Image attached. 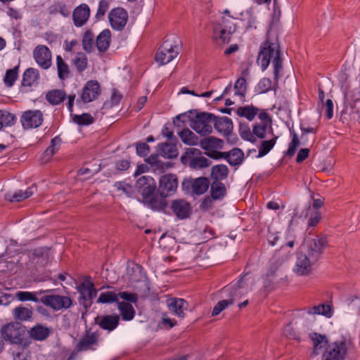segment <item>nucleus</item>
I'll return each mask as SVG.
<instances>
[{
	"mask_svg": "<svg viewBox=\"0 0 360 360\" xmlns=\"http://www.w3.org/2000/svg\"><path fill=\"white\" fill-rule=\"evenodd\" d=\"M41 303L55 311L68 309L72 305L70 297L59 295H45L40 299Z\"/></svg>",
	"mask_w": 360,
	"mask_h": 360,
	"instance_id": "f8f14e48",
	"label": "nucleus"
},
{
	"mask_svg": "<svg viewBox=\"0 0 360 360\" xmlns=\"http://www.w3.org/2000/svg\"><path fill=\"white\" fill-rule=\"evenodd\" d=\"M160 154L167 158H176L178 155L176 145L172 143H164L158 146Z\"/></svg>",
	"mask_w": 360,
	"mask_h": 360,
	"instance_id": "37998d69",
	"label": "nucleus"
},
{
	"mask_svg": "<svg viewBox=\"0 0 360 360\" xmlns=\"http://www.w3.org/2000/svg\"><path fill=\"white\" fill-rule=\"evenodd\" d=\"M210 193L214 200L223 198L226 193L224 184L219 181H213L210 187Z\"/></svg>",
	"mask_w": 360,
	"mask_h": 360,
	"instance_id": "a19ab883",
	"label": "nucleus"
},
{
	"mask_svg": "<svg viewBox=\"0 0 360 360\" xmlns=\"http://www.w3.org/2000/svg\"><path fill=\"white\" fill-rule=\"evenodd\" d=\"M94 44H96V41L93 32L90 30L86 31L82 39L83 49L87 52H91L94 50Z\"/></svg>",
	"mask_w": 360,
	"mask_h": 360,
	"instance_id": "8fccbe9b",
	"label": "nucleus"
},
{
	"mask_svg": "<svg viewBox=\"0 0 360 360\" xmlns=\"http://www.w3.org/2000/svg\"><path fill=\"white\" fill-rule=\"evenodd\" d=\"M171 209L178 219H184L189 217L191 207L185 200L177 199L172 202Z\"/></svg>",
	"mask_w": 360,
	"mask_h": 360,
	"instance_id": "aec40b11",
	"label": "nucleus"
},
{
	"mask_svg": "<svg viewBox=\"0 0 360 360\" xmlns=\"http://www.w3.org/2000/svg\"><path fill=\"white\" fill-rule=\"evenodd\" d=\"M43 122V115L40 110H28L21 117V122L25 129H32L39 127Z\"/></svg>",
	"mask_w": 360,
	"mask_h": 360,
	"instance_id": "dca6fc26",
	"label": "nucleus"
},
{
	"mask_svg": "<svg viewBox=\"0 0 360 360\" xmlns=\"http://www.w3.org/2000/svg\"><path fill=\"white\" fill-rule=\"evenodd\" d=\"M178 54V46L166 40L158 50L155 59L157 63L162 65L171 62Z\"/></svg>",
	"mask_w": 360,
	"mask_h": 360,
	"instance_id": "1a4fd4ad",
	"label": "nucleus"
},
{
	"mask_svg": "<svg viewBox=\"0 0 360 360\" xmlns=\"http://www.w3.org/2000/svg\"><path fill=\"white\" fill-rule=\"evenodd\" d=\"M117 304L120 316L123 320L131 321L134 319L136 311L133 305L120 302Z\"/></svg>",
	"mask_w": 360,
	"mask_h": 360,
	"instance_id": "79ce46f5",
	"label": "nucleus"
},
{
	"mask_svg": "<svg viewBox=\"0 0 360 360\" xmlns=\"http://www.w3.org/2000/svg\"><path fill=\"white\" fill-rule=\"evenodd\" d=\"M148 206L155 211H164L167 207V202L165 198H159L158 196L152 195L147 200H144Z\"/></svg>",
	"mask_w": 360,
	"mask_h": 360,
	"instance_id": "c9c22d12",
	"label": "nucleus"
},
{
	"mask_svg": "<svg viewBox=\"0 0 360 360\" xmlns=\"http://www.w3.org/2000/svg\"><path fill=\"white\" fill-rule=\"evenodd\" d=\"M73 121L79 125H88L94 122V119L89 114L84 113L81 115H75Z\"/></svg>",
	"mask_w": 360,
	"mask_h": 360,
	"instance_id": "0e129e2a",
	"label": "nucleus"
},
{
	"mask_svg": "<svg viewBox=\"0 0 360 360\" xmlns=\"http://www.w3.org/2000/svg\"><path fill=\"white\" fill-rule=\"evenodd\" d=\"M36 191L37 186L35 184H33L25 191L19 190L14 193H8L6 194L5 198L10 202H20L32 196Z\"/></svg>",
	"mask_w": 360,
	"mask_h": 360,
	"instance_id": "bb28decb",
	"label": "nucleus"
},
{
	"mask_svg": "<svg viewBox=\"0 0 360 360\" xmlns=\"http://www.w3.org/2000/svg\"><path fill=\"white\" fill-rule=\"evenodd\" d=\"M65 96V93L63 91L56 89L49 91L46 94V98L52 105H57L64 100Z\"/></svg>",
	"mask_w": 360,
	"mask_h": 360,
	"instance_id": "09e8293b",
	"label": "nucleus"
},
{
	"mask_svg": "<svg viewBox=\"0 0 360 360\" xmlns=\"http://www.w3.org/2000/svg\"><path fill=\"white\" fill-rule=\"evenodd\" d=\"M141 266L134 263H128L126 269V277L129 282H137L140 279Z\"/></svg>",
	"mask_w": 360,
	"mask_h": 360,
	"instance_id": "ea45409f",
	"label": "nucleus"
},
{
	"mask_svg": "<svg viewBox=\"0 0 360 360\" xmlns=\"http://www.w3.org/2000/svg\"><path fill=\"white\" fill-rule=\"evenodd\" d=\"M271 80L269 78H262L256 86V91L259 94H264L271 89Z\"/></svg>",
	"mask_w": 360,
	"mask_h": 360,
	"instance_id": "052dcab7",
	"label": "nucleus"
},
{
	"mask_svg": "<svg viewBox=\"0 0 360 360\" xmlns=\"http://www.w3.org/2000/svg\"><path fill=\"white\" fill-rule=\"evenodd\" d=\"M168 309L174 315L179 318H184L185 316L184 311L188 308V302L182 299L177 297H171L166 301Z\"/></svg>",
	"mask_w": 360,
	"mask_h": 360,
	"instance_id": "a211bd4d",
	"label": "nucleus"
},
{
	"mask_svg": "<svg viewBox=\"0 0 360 360\" xmlns=\"http://www.w3.org/2000/svg\"><path fill=\"white\" fill-rule=\"evenodd\" d=\"M38 77L39 72L37 70L34 68H28L25 71L23 74L22 84L23 86H30L37 80Z\"/></svg>",
	"mask_w": 360,
	"mask_h": 360,
	"instance_id": "49530a36",
	"label": "nucleus"
},
{
	"mask_svg": "<svg viewBox=\"0 0 360 360\" xmlns=\"http://www.w3.org/2000/svg\"><path fill=\"white\" fill-rule=\"evenodd\" d=\"M309 339L312 342L313 345V351L312 354L314 356L319 355L323 348H326L328 343V338L326 335H321L317 333H309Z\"/></svg>",
	"mask_w": 360,
	"mask_h": 360,
	"instance_id": "b1692460",
	"label": "nucleus"
},
{
	"mask_svg": "<svg viewBox=\"0 0 360 360\" xmlns=\"http://www.w3.org/2000/svg\"><path fill=\"white\" fill-rule=\"evenodd\" d=\"M182 189L192 195L204 194L210 186V181L206 177L185 179L181 184Z\"/></svg>",
	"mask_w": 360,
	"mask_h": 360,
	"instance_id": "0eeeda50",
	"label": "nucleus"
},
{
	"mask_svg": "<svg viewBox=\"0 0 360 360\" xmlns=\"http://www.w3.org/2000/svg\"><path fill=\"white\" fill-rule=\"evenodd\" d=\"M271 60L274 66V78L277 82L279 71L282 68L280 46L276 41H271L267 38L260 46L257 63L261 66L262 70L264 71L269 65Z\"/></svg>",
	"mask_w": 360,
	"mask_h": 360,
	"instance_id": "f257e3e1",
	"label": "nucleus"
},
{
	"mask_svg": "<svg viewBox=\"0 0 360 360\" xmlns=\"http://www.w3.org/2000/svg\"><path fill=\"white\" fill-rule=\"evenodd\" d=\"M210 165V160L203 156L195 157L190 162V166L194 169L207 167Z\"/></svg>",
	"mask_w": 360,
	"mask_h": 360,
	"instance_id": "13d9d810",
	"label": "nucleus"
},
{
	"mask_svg": "<svg viewBox=\"0 0 360 360\" xmlns=\"http://www.w3.org/2000/svg\"><path fill=\"white\" fill-rule=\"evenodd\" d=\"M73 63L79 72L84 70L87 65V58L84 53H77L72 59Z\"/></svg>",
	"mask_w": 360,
	"mask_h": 360,
	"instance_id": "4d7b16f0",
	"label": "nucleus"
},
{
	"mask_svg": "<svg viewBox=\"0 0 360 360\" xmlns=\"http://www.w3.org/2000/svg\"><path fill=\"white\" fill-rule=\"evenodd\" d=\"M17 68L8 70L6 71L4 82L8 86H12L17 78Z\"/></svg>",
	"mask_w": 360,
	"mask_h": 360,
	"instance_id": "338daca9",
	"label": "nucleus"
},
{
	"mask_svg": "<svg viewBox=\"0 0 360 360\" xmlns=\"http://www.w3.org/2000/svg\"><path fill=\"white\" fill-rule=\"evenodd\" d=\"M95 323L102 329L111 331L112 330V316H98L95 319Z\"/></svg>",
	"mask_w": 360,
	"mask_h": 360,
	"instance_id": "3c124183",
	"label": "nucleus"
},
{
	"mask_svg": "<svg viewBox=\"0 0 360 360\" xmlns=\"http://www.w3.org/2000/svg\"><path fill=\"white\" fill-rule=\"evenodd\" d=\"M139 301V295L135 292L128 291H120L117 293L114 292V302H123L133 305L136 304Z\"/></svg>",
	"mask_w": 360,
	"mask_h": 360,
	"instance_id": "7c9ffc66",
	"label": "nucleus"
},
{
	"mask_svg": "<svg viewBox=\"0 0 360 360\" xmlns=\"http://www.w3.org/2000/svg\"><path fill=\"white\" fill-rule=\"evenodd\" d=\"M111 33L109 30H104L96 37V45L101 52L105 51L110 44Z\"/></svg>",
	"mask_w": 360,
	"mask_h": 360,
	"instance_id": "2f4dec72",
	"label": "nucleus"
},
{
	"mask_svg": "<svg viewBox=\"0 0 360 360\" xmlns=\"http://www.w3.org/2000/svg\"><path fill=\"white\" fill-rule=\"evenodd\" d=\"M215 115L210 112L197 113L193 119L191 127L201 136H207L212 132V125Z\"/></svg>",
	"mask_w": 360,
	"mask_h": 360,
	"instance_id": "39448f33",
	"label": "nucleus"
},
{
	"mask_svg": "<svg viewBox=\"0 0 360 360\" xmlns=\"http://www.w3.org/2000/svg\"><path fill=\"white\" fill-rule=\"evenodd\" d=\"M60 143L61 139L59 136H56L51 140V146L44 152V162H48L51 157H52L56 152L58 150Z\"/></svg>",
	"mask_w": 360,
	"mask_h": 360,
	"instance_id": "de8ad7c7",
	"label": "nucleus"
},
{
	"mask_svg": "<svg viewBox=\"0 0 360 360\" xmlns=\"http://www.w3.org/2000/svg\"><path fill=\"white\" fill-rule=\"evenodd\" d=\"M300 142L298 136L295 132L292 133V139L288 146V149L285 152V155L292 157L295 155L297 147L300 146Z\"/></svg>",
	"mask_w": 360,
	"mask_h": 360,
	"instance_id": "680f3d73",
	"label": "nucleus"
},
{
	"mask_svg": "<svg viewBox=\"0 0 360 360\" xmlns=\"http://www.w3.org/2000/svg\"><path fill=\"white\" fill-rule=\"evenodd\" d=\"M114 187H115L116 191L118 193V195H121L122 193H124L127 196H131V194L133 193L132 186L125 182H116L114 184Z\"/></svg>",
	"mask_w": 360,
	"mask_h": 360,
	"instance_id": "bf43d9fd",
	"label": "nucleus"
},
{
	"mask_svg": "<svg viewBox=\"0 0 360 360\" xmlns=\"http://www.w3.org/2000/svg\"><path fill=\"white\" fill-rule=\"evenodd\" d=\"M51 291L52 290H39L37 292L19 291L16 292L15 297L21 302L32 301L38 302L39 299L37 297V295H41L43 293H48Z\"/></svg>",
	"mask_w": 360,
	"mask_h": 360,
	"instance_id": "72a5a7b5",
	"label": "nucleus"
},
{
	"mask_svg": "<svg viewBox=\"0 0 360 360\" xmlns=\"http://www.w3.org/2000/svg\"><path fill=\"white\" fill-rule=\"evenodd\" d=\"M239 134L243 139L248 141L252 143H255L257 141L256 137L253 136L252 131H251L249 126L246 124H240Z\"/></svg>",
	"mask_w": 360,
	"mask_h": 360,
	"instance_id": "5fc2aeb1",
	"label": "nucleus"
},
{
	"mask_svg": "<svg viewBox=\"0 0 360 360\" xmlns=\"http://www.w3.org/2000/svg\"><path fill=\"white\" fill-rule=\"evenodd\" d=\"M288 257L281 255V252L276 253L271 260V266L268 271L267 275L274 276L276 271L287 261Z\"/></svg>",
	"mask_w": 360,
	"mask_h": 360,
	"instance_id": "58836bf2",
	"label": "nucleus"
},
{
	"mask_svg": "<svg viewBox=\"0 0 360 360\" xmlns=\"http://www.w3.org/2000/svg\"><path fill=\"white\" fill-rule=\"evenodd\" d=\"M136 188L138 192L142 195L143 200H147L150 195L158 191L156 182L150 176H143L136 182Z\"/></svg>",
	"mask_w": 360,
	"mask_h": 360,
	"instance_id": "4468645a",
	"label": "nucleus"
},
{
	"mask_svg": "<svg viewBox=\"0 0 360 360\" xmlns=\"http://www.w3.org/2000/svg\"><path fill=\"white\" fill-rule=\"evenodd\" d=\"M15 121V116L5 110H0V130L4 127L12 126Z\"/></svg>",
	"mask_w": 360,
	"mask_h": 360,
	"instance_id": "603ef678",
	"label": "nucleus"
},
{
	"mask_svg": "<svg viewBox=\"0 0 360 360\" xmlns=\"http://www.w3.org/2000/svg\"><path fill=\"white\" fill-rule=\"evenodd\" d=\"M278 136H275L273 139L267 141H263L259 147V153L257 157L261 158L266 155L276 144Z\"/></svg>",
	"mask_w": 360,
	"mask_h": 360,
	"instance_id": "864d4df0",
	"label": "nucleus"
},
{
	"mask_svg": "<svg viewBox=\"0 0 360 360\" xmlns=\"http://www.w3.org/2000/svg\"><path fill=\"white\" fill-rule=\"evenodd\" d=\"M33 56L37 64L42 68L48 69L51 67V53L46 46H36L33 51Z\"/></svg>",
	"mask_w": 360,
	"mask_h": 360,
	"instance_id": "f3484780",
	"label": "nucleus"
},
{
	"mask_svg": "<svg viewBox=\"0 0 360 360\" xmlns=\"http://www.w3.org/2000/svg\"><path fill=\"white\" fill-rule=\"evenodd\" d=\"M235 94L244 96L246 91V80L243 77L237 79L234 85Z\"/></svg>",
	"mask_w": 360,
	"mask_h": 360,
	"instance_id": "69168bd1",
	"label": "nucleus"
},
{
	"mask_svg": "<svg viewBox=\"0 0 360 360\" xmlns=\"http://www.w3.org/2000/svg\"><path fill=\"white\" fill-rule=\"evenodd\" d=\"M18 263L21 267L32 270L37 269V265L41 263V258L36 252H29L21 255L18 260Z\"/></svg>",
	"mask_w": 360,
	"mask_h": 360,
	"instance_id": "412c9836",
	"label": "nucleus"
},
{
	"mask_svg": "<svg viewBox=\"0 0 360 360\" xmlns=\"http://www.w3.org/2000/svg\"><path fill=\"white\" fill-rule=\"evenodd\" d=\"M223 141L214 136L205 138L200 141L201 148L207 150L221 149L223 148Z\"/></svg>",
	"mask_w": 360,
	"mask_h": 360,
	"instance_id": "e433bc0d",
	"label": "nucleus"
},
{
	"mask_svg": "<svg viewBox=\"0 0 360 360\" xmlns=\"http://www.w3.org/2000/svg\"><path fill=\"white\" fill-rule=\"evenodd\" d=\"M323 315L327 318H330L333 316V310L331 306L326 304H320L314 306L311 308L302 309V315Z\"/></svg>",
	"mask_w": 360,
	"mask_h": 360,
	"instance_id": "c85d7f7f",
	"label": "nucleus"
},
{
	"mask_svg": "<svg viewBox=\"0 0 360 360\" xmlns=\"http://www.w3.org/2000/svg\"><path fill=\"white\" fill-rule=\"evenodd\" d=\"M129 15L126 9L122 7L114 8V30L121 31L128 22Z\"/></svg>",
	"mask_w": 360,
	"mask_h": 360,
	"instance_id": "a878e982",
	"label": "nucleus"
},
{
	"mask_svg": "<svg viewBox=\"0 0 360 360\" xmlns=\"http://www.w3.org/2000/svg\"><path fill=\"white\" fill-rule=\"evenodd\" d=\"M50 333V329L48 327L40 324L34 326L30 330V336L33 339L39 341H42L46 339L49 337Z\"/></svg>",
	"mask_w": 360,
	"mask_h": 360,
	"instance_id": "f704fd0d",
	"label": "nucleus"
},
{
	"mask_svg": "<svg viewBox=\"0 0 360 360\" xmlns=\"http://www.w3.org/2000/svg\"><path fill=\"white\" fill-rule=\"evenodd\" d=\"M316 261H312L305 252H297L296 254V261L293 266V271L298 276H307L311 274L313 269V266L316 263Z\"/></svg>",
	"mask_w": 360,
	"mask_h": 360,
	"instance_id": "9b49d317",
	"label": "nucleus"
},
{
	"mask_svg": "<svg viewBox=\"0 0 360 360\" xmlns=\"http://www.w3.org/2000/svg\"><path fill=\"white\" fill-rule=\"evenodd\" d=\"M229 174V169L224 165H218L212 167L211 176L213 181H219L226 179Z\"/></svg>",
	"mask_w": 360,
	"mask_h": 360,
	"instance_id": "a18cd8bd",
	"label": "nucleus"
},
{
	"mask_svg": "<svg viewBox=\"0 0 360 360\" xmlns=\"http://www.w3.org/2000/svg\"><path fill=\"white\" fill-rule=\"evenodd\" d=\"M98 336L95 333H86L77 344L72 353L68 360H73L74 356L78 352L93 349L97 345Z\"/></svg>",
	"mask_w": 360,
	"mask_h": 360,
	"instance_id": "2eb2a0df",
	"label": "nucleus"
},
{
	"mask_svg": "<svg viewBox=\"0 0 360 360\" xmlns=\"http://www.w3.org/2000/svg\"><path fill=\"white\" fill-rule=\"evenodd\" d=\"M182 142L186 145L195 146L198 144V136L189 129H184L179 133Z\"/></svg>",
	"mask_w": 360,
	"mask_h": 360,
	"instance_id": "c03bdc74",
	"label": "nucleus"
},
{
	"mask_svg": "<svg viewBox=\"0 0 360 360\" xmlns=\"http://www.w3.org/2000/svg\"><path fill=\"white\" fill-rule=\"evenodd\" d=\"M99 84L96 81H89L83 88L81 98L84 103L96 99L99 94Z\"/></svg>",
	"mask_w": 360,
	"mask_h": 360,
	"instance_id": "4be33fe9",
	"label": "nucleus"
},
{
	"mask_svg": "<svg viewBox=\"0 0 360 360\" xmlns=\"http://www.w3.org/2000/svg\"><path fill=\"white\" fill-rule=\"evenodd\" d=\"M248 274H245L241 276V278L233 285L226 286L223 289L224 292H229L230 299L223 300L217 303L214 307L212 316H215L219 314L223 310L226 309L229 306L233 303V297H238L241 294L247 292L248 288L247 286V278Z\"/></svg>",
	"mask_w": 360,
	"mask_h": 360,
	"instance_id": "f03ea898",
	"label": "nucleus"
},
{
	"mask_svg": "<svg viewBox=\"0 0 360 360\" xmlns=\"http://www.w3.org/2000/svg\"><path fill=\"white\" fill-rule=\"evenodd\" d=\"M327 246L328 240L325 236L312 234L311 231H309L303 243L305 253L311 257L312 261L316 262L321 259Z\"/></svg>",
	"mask_w": 360,
	"mask_h": 360,
	"instance_id": "20e7f679",
	"label": "nucleus"
},
{
	"mask_svg": "<svg viewBox=\"0 0 360 360\" xmlns=\"http://www.w3.org/2000/svg\"><path fill=\"white\" fill-rule=\"evenodd\" d=\"M214 127L219 133L228 136L233 131V124L231 119L227 117L215 116Z\"/></svg>",
	"mask_w": 360,
	"mask_h": 360,
	"instance_id": "5701e85b",
	"label": "nucleus"
},
{
	"mask_svg": "<svg viewBox=\"0 0 360 360\" xmlns=\"http://www.w3.org/2000/svg\"><path fill=\"white\" fill-rule=\"evenodd\" d=\"M302 215H304L305 217H309L307 222V231H309L310 228L315 227L320 222L321 219V212L319 210H311L310 206H307L305 210V214H304L303 212Z\"/></svg>",
	"mask_w": 360,
	"mask_h": 360,
	"instance_id": "4c0bfd02",
	"label": "nucleus"
},
{
	"mask_svg": "<svg viewBox=\"0 0 360 360\" xmlns=\"http://www.w3.org/2000/svg\"><path fill=\"white\" fill-rule=\"evenodd\" d=\"M178 185V178L175 174H167L162 175L159 179L158 192L160 197H170L175 194Z\"/></svg>",
	"mask_w": 360,
	"mask_h": 360,
	"instance_id": "6e6552de",
	"label": "nucleus"
},
{
	"mask_svg": "<svg viewBox=\"0 0 360 360\" xmlns=\"http://www.w3.org/2000/svg\"><path fill=\"white\" fill-rule=\"evenodd\" d=\"M25 332L24 327L18 323H11L5 325L1 330L2 338L13 344H22V335Z\"/></svg>",
	"mask_w": 360,
	"mask_h": 360,
	"instance_id": "9d476101",
	"label": "nucleus"
},
{
	"mask_svg": "<svg viewBox=\"0 0 360 360\" xmlns=\"http://www.w3.org/2000/svg\"><path fill=\"white\" fill-rule=\"evenodd\" d=\"M90 16V8L86 4H82L76 7L72 13L74 25L80 27L86 24Z\"/></svg>",
	"mask_w": 360,
	"mask_h": 360,
	"instance_id": "6ab92c4d",
	"label": "nucleus"
},
{
	"mask_svg": "<svg viewBox=\"0 0 360 360\" xmlns=\"http://www.w3.org/2000/svg\"><path fill=\"white\" fill-rule=\"evenodd\" d=\"M259 112V108L252 105L241 106L235 110L238 116L245 117L249 121H252Z\"/></svg>",
	"mask_w": 360,
	"mask_h": 360,
	"instance_id": "473e14b6",
	"label": "nucleus"
},
{
	"mask_svg": "<svg viewBox=\"0 0 360 360\" xmlns=\"http://www.w3.org/2000/svg\"><path fill=\"white\" fill-rule=\"evenodd\" d=\"M15 320L20 321H30L32 320L33 309L30 306L20 304L13 310Z\"/></svg>",
	"mask_w": 360,
	"mask_h": 360,
	"instance_id": "c756f323",
	"label": "nucleus"
},
{
	"mask_svg": "<svg viewBox=\"0 0 360 360\" xmlns=\"http://www.w3.org/2000/svg\"><path fill=\"white\" fill-rule=\"evenodd\" d=\"M308 332V328H300L298 326L297 322L295 323V327H293L292 323L288 324L284 328V335L292 340H295L297 342H301L303 340V336Z\"/></svg>",
	"mask_w": 360,
	"mask_h": 360,
	"instance_id": "393cba45",
	"label": "nucleus"
},
{
	"mask_svg": "<svg viewBox=\"0 0 360 360\" xmlns=\"http://www.w3.org/2000/svg\"><path fill=\"white\" fill-rule=\"evenodd\" d=\"M360 101V91L354 89L352 91L348 97V102L351 108H354L356 103Z\"/></svg>",
	"mask_w": 360,
	"mask_h": 360,
	"instance_id": "774afa93",
	"label": "nucleus"
},
{
	"mask_svg": "<svg viewBox=\"0 0 360 360\" xmlns=\"http://www.w3.org/2000/svg\"><path fill=\"white\" fill-rule=\"evenodd\" d=\"M353 347V342L349 338L330 342L326 347L321 356V360H345L348 352Z\"/></svg>",
	"mask_w": 360,
	"mask_h": 360,
	"instance_id": "7ed1b4c3",
	"label": "nucleus"
},
{
	"mask_svg": "<svg viewBox=\"0 0 360 360\" xmlns=\"http://www.w3.org/2000/svg\"><path fill=\"white\" fill-rule=\"evenodd\" d=\"M80 293L81 300L79 302L87 309L91 305V300L96 296V290L94 288V283L89 278L85 279L81 285L77 288Z\"/></svg>",
	"mask_w": 360,
	"mask_h": 360,
	"instance_id": "ddd939ff",
	"label": "nucleus"
},
{
	"mask_svg": "<svg viewBox=\"0 0 360 360\" xmlns=\"http://www.w3.org/2000/svg\"><path fill=\"white\" fill-rule=\"evenodd\" d=\"M268 126L262 124L256 123L252 127V134L255 137L259 139H264Z\"/></svg>",
	"mask_w": 360,
	"mask_h": 360,
	"instance_id": "e2e57ef3",
	"label": "nucleus"
},
{
	"mask_svg": "<svg viewBox=\"0 0 360 360\" xmlns=\"http://www.w3.org/2000/svg\"><path fill=\"white\" fill-rule=\"evenodd\" d=\"M56 64L59 78L60 79L67 78L69 75V68L60 56H57Z\"/></svg>",
	"mask_w": 360,
	"mask_h": 360,
	"instance_id": "6e6d98bb",
	"label": "nucleus"
},
{
	"mask_svg": "<svg viewBox=\"0 0 360 360\" xmlns=\"http://www.w3.org/2000/svg\"><path fill=\"white\" fill-rule=\"evenodd\" d=\"M217 158H223L226 159L229 165L237 166L242 163L243 160V152L239 148H234L229 153H219Z\"/></svg>",
	"mask_w": 360,
	"mask_h": 360,
	"instance_id": "cd10ccee",
	"label": "nucleus"
},
{
	"mask_svg": "<svg viewBox=\"0 0 360 360\" xmlns=\"http://www.w3.org/2000/svg\"><path fill=\"white\" fill-rule=\"evenodd\" d=\"M236 30V26L231 20L222 17L219 22L213 26V37L222 43H229L231 34Z\"/></svg>",
	"mask_w": 360,
	"mask_h": 360,
	"instance_id": "423d86ee",
	"label": "nucleus"
}]
</instances>
